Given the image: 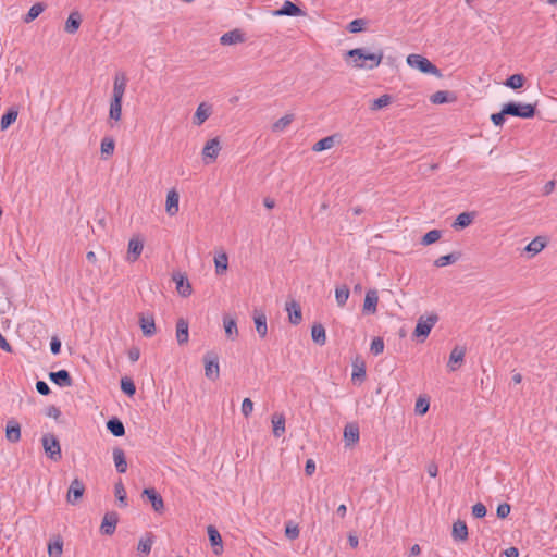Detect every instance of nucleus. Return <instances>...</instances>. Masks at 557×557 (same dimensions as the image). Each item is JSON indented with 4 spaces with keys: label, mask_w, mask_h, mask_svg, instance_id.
I'll list each match as a JSON object with an SVG mask.
<instances>
[{
    "label": "nucleus",
    "mask_w": 557,
    "mask_h": 557,
    "mask_svg": "<svg viewBox=\"0 0 557 557\" xmlns=\"http://www.w3.org/2000/svg\"><path fill=\"white\" fill-rule=\"evenodd\" d=\"M383 51L369 52L364 48H356L348 50L344 54L347 65L357 70H373L377 67L383 60Z\"/></svg>",
    "instance_id": "obj_1"
},
{
    "label": "nucleus",
    "mask_w": 557,
    "mask_h": 557,
    "mask_svg": "<svg viewBox=\"0 0 557 557\" xmlns=\"http://www.w3.org/2000/svg\"><path fill=\"white\" fill-rule=\"evenodd\" d=\"M127 85V77L124 72H119L114 76L112 99L109 109V123H117L122 117V100Z\"/></svg>",
    "instance_id": "obj_2"
},
{
    "label": "nucleus",
    "mask_w": 557,
    "mask_h": 557,
    "mask_svg": "<svg viewBox=\"0 0 557 557\" xmlns=\"http://www.w3.org/2000/svg\"><path fill=\"white\" fill-rule=\"evenodd\" d=\"M407 63L409 66L418 69L422 73L432 74L437 77L442 76L441 71L431 61L420 54H409L407 57Z\"/></svg>",
    "instance_id": "obj_3"
},
{
    "label": "nucleus",
    "mask_w": 557,
    "mask_h": 557,
    "mask_svg": "<svg viewBox=\"0 0 557 557\" xmlns=\"http://www.w3.org/2000/svg\"><path fill=\"white\" fill-rule=\"evenodd\" d=\"M535 104L508 102L504 104V113L522 119H531L535 115Z\"/></svg>",
    "instance_id": "obj_4"
},
{
    "label": "nucleus",
    "mask_w": 557,
    "mask_h": 557,
    "mask_svg": "<svg viewBox=\"0 0 557 557\" xmlns=\"http://www.w3.org/2000/svg\"><path fill=\"white\" fill-rule=\"evenodd\" d=\"M41 442L45 453L51 460L59 461L62 458L61 445L55 435L47 433Z\"/></svg>",
    "instance_id": "obj_5"
},
{
    "label": "nucleus",
    "mask_w": 557,
    "mask_h": 557,
    "mask_svg": "<svg viewBox=\"0 0 557 557\" xmlns=\"http://www.w3.org/2000/svg\"><path fill=\"white\" fill-rule=\"evenodd\" d=\"M438 321V315L436 313H431L429 315H421L418 319L416 329H414V336L422 337V341L425 339L431 330L434 327L436 322Z\"/></svg>",
    "instance_id": "obj_6"
},
{
    "label": "nucleus",
    "mask_w": 557,
    "mask_h": 557,
    "mask_svg": "<svg viewBox=\"0 0 557 557\" xmlns=\"http://www.w3.org/2000/svg\"><path fill=\"white\" fill-rule=\"evenodd\" d=\"M205 375L211 381H216L220 377L219 357L213 351H208L203 357Z\"/></svg>",
    "instance_id": "obj_7"
},
{
    "label": "nucleus",
    "mask_w": 557,
    "mask_h": 557,
    "mask_svg": "<svg viewBox=\"0 0 557 557\" xmlns=\"http://www.w3.org/2000/svg\"><path fill=\"white\" fill-rule=\"evenodd\" d=\"M144 250V239L139 235L133 236L127 246L126 260L129 263L136 262Z\"/></svg>",
    "instance_id": "obj_8"
},
{
    "label": "nucleus",
    "mask_w": 557,
    "mask_h": 557,
    "mask_svg": "<svg viewBox=\"0 0 557 557\" xmlns=\"http://www.w3.org/2000/svg\"><path fill=\"white\" fill-rule=\"evenodd\" d=\"M173 281L175 282L176 284V290L177 293L186 298V297H189L193 293V287H191V284L190 282L188 281L186 274L184 273H174L173 274Z\"/></svg>",
    "instance_id": "obj_9"
},
{
    "label": "nucleus",
    "mask_w": 557,
    "mask_h": 557,
    "mask_svg": "<svg viewBox=\"0 0 557 557\" xmlns=\"http://www.w3.org/2000/svg\"><path fill=\"white\" fill-rule=\"evenodd\" d=\"M84 492L85 486L83 482L78 479H74L69 487L66 500L74 505L83 497Z\"/></svg>",
    "instance_id": "obj_10"
},
{
    "label": "nucleus",
    "mask_w": 557,
    "mask_h": 557,
    "mask_svg": "<svg viewBox=\"0 0 557 557\" xmlns=\"http://www.w3.org/2000/svg\"><path fill=\"white\" fill-rule=\"evenodd\" d=\"M379 295L376 289L366 293L362 311L364 314H374L377 310Z\"/></svg>",
    "instance_id": "obj_11"
},
{
    "label": "nucleus",
    "mask_w": 557,
    "mask_h": 557,
    "mask_svg": "<svg viewBox=\"0 0 557 557\" xmlns=\"http://www.w3.org/2000/svg\"><path fill=\"white\" fill-rule=\"evenodd\" d=\"M212 114V107L207 102H201L194 114L193 123L196 126L202 125Z\"/></svg>",
    "instance_id": "obj_12"
},
{
    "label": "nucleus",
    "mask_w": 557,
    "mask_h": 557,
    "mask_svg": "<svg viewBox=\"0 0 557 557\" xmlns=\"http://www.w3.org/2000/svg\"><path fill=\"white\" fill-rule=\"evenodd\" d=\"M221 150V144L218 137L208 140L202 149L203 159H210L214 161Z\"/></svg>",
    "instance_id": "obj_13"
},
{
    "label": "nucleus",
    "mask_w": 557,
    "mask_h": 557,
    "mask_svg": "<svg viewBox=\"0 0 557 557\" xmlns=\"http://www.w3.org/2000/svg\"><path fill=\"white\" fill-rule=\"evenodd\" d=\"M178 201H180V195H178L177 190L174 188L170 189L168 191L166 201H165V212L170 216H174L175 214H177V212L180 210Z\"/></svg>",
    "instance_id": "obj_14"
},
{
    "label": "nucleus",
    "mask_w": 557,
    "mask_h": 557,
    "mask_svg": "<svg viewBox=\"0 0 557 557\" xmlns=\"http://www.w3.org/2000/svg\"><path fill=\"white\" fill-rule=\"evenodd\" d=\"M286 311L288 312V321L294 325L300 324L302 321L301 307L296 300L286 302Z\"/></svg>",
    "instance_id": "obj_15"
},
{
    "label": "nucleus",
    "mask_w": 557,
    "mask_h": 557,
    "mask_svg": "<svg viewBox=\"0 0 557 557\" xmlns=\"http://www.w3.org/2000/svg\"><path fill=\"white\" fill-rule=\"evenodd\" d=\"M139 325L146 337H151L156 334V322L152 314H141L139 317Z\"/></svg>",
    "instance_id": "obj_16"
},
{
    "label": "nucleus",
    "mask_w": 557,
    "mask_h": 557,
    "mask_svg": "<svg viewBox=\"0 0 557 557\" xmlns=\"http://www.w3.org/2000/svg\"><path fill=\"white\" fill-rule=\"evenodd\" d=\"M253 322L256 331L261 338H264L268 334L267 315L262 310H253Z\"/></svg>",
    "instance_id": "obj_17"
},
{
    "label": "nucleus",
    "mask_w": 557,
    "mask_h": 557,
    "mask_svg": "<svg viewBox=\"0 0 557 557\" xmlns=\"http://www.w3.org/2000/svg\"><path fill=\"white\" fill-rule=\"evenodd\" d=\"M143 495L147 496L150 500L151 506L156 512H163L164 510V502L160 494L157 493L154 488H145Z\"/></svg>",
    "instance_id": "obj_18"
},
{
    "label": "nucleus",
    "mask_w": 557,
    "mask_h": 557,
    "mask_svg": "<svg viewBox=\"0 0 557 557\" xmlns=\"http://www.w3.org/2000/svg\"><path fill=\"white\" fill-rule=\"evenodd\" d=\"M117 524V515L115 512H108L104 515L102 519V523L100 530L106 535H111L114 533Z\"/></svg>",
    "instance_id": "obj_19"
},
{
    "label": "nucleus",
    "mask_w": 557,
    "mask_h": 557,
    "mask_svg": "<svg viewBox=\"0 0 557 557\" xmlns=\"http://www.w3.org/2000/svg\"><path fill=\"white\" fill-rule=\"evenodd\" d=\"M304 12L301 11V9L299 7H297L295 3L286 0L282 8L274 11L273 12V15L274 16H283V15H286V16H299V15H302Z\"/></svg>",
    "instance_id": "obj_20"
},
{
    "label": "nucleus",
    "mask_w": 557,
    "mask_h": 557,
    "mask_svg": "<svg viewBox=\"0 0 557 557\" xmlns=\"http://www.w3.org/2000/svg\"><path fill=\"white\" fill-rule=\"evenodd\" d=\"M49 379L61 387H69L73 384L72 377L66 370H59L57 372H50Z\"/></svg>",
    "instance_id": "obj_21"
},
{
    "label": "nucleus",
    "mask_w": 557,
    "mask_h": 557,
    "mask_svg": "<svg viewBox=\"0 0 557 557\" xmlns=\"http://www.w3.org/2000/svg\"><path fill=\"white\" fill-rule=\"evenodd\" d=\"M188 322L184 318H180L176 322V341L178 345H185L188 343Z\"/></svg>",
    "instance_id": "obj_22"
},
{
    "label": "nucleus",
    "mask_w": 557,
    "mask_h": 557,
    "mask_svg": "<svg viewBox=\"0 0 557 557\" xmlns=\"http://www.w3.org/2000/svg\"><path fill=\"white\" fill-rule=\"evenodd\" d=\"M451 536L457 542H465L468 540V527L465 521L457 520L453 523Z\"/></svg>",
    "instance_id": "obj_23"
},
{
    "label": "nucleus",
    "mask_w": 557,
    "mask_h": 557,
    "mask_svg": "<svg viewBox=\"0 0 557 557\" xmlns=\"http://www.w3.org/2000/svg\"><path fill=\"white\" fill-rule=\"evenodd\" d=\"M222 45H236L245 41V36L239 29H233L223 34L220 38Z\"/></svg>",
    "instance_id": "obj_24"
},
{
    "label": "nucleus",
    "mask_w": 557,
    "mask_h": 557,
    "mask_svg": "<svg viewBox=\"0 0 557 557\" xmlns=\"http://www.w3.org/2000/svg\"><path fill=\"white\" fill-rule=\"evenodd\" d=\"M207 531H208L209 541H210L211 545L214 547L213 548L214 554L220 555L223 550V545H222V537H221L219 531L213 525H209Z\"/></svg>",
    "instance_id": "obj_25"
},
{
    "label": "nucleus",
    "mask_w": 557,
    "mask_h": 557,
    "mask_svg": "<svg viewBox=\"0 0 557 557\" xmlns=\"http://www.w3.org/2000/svg\"><path fill=\"white\" fill-rule=\"evenodd\" d=\"M113 461L119 473H125L127 470V462L124 450L120 447L113 448Z\"/></svg>",
    "instance_id": "obj_26"
},
{
    "label": "nucleus",
    "mask_w": 557,
    "mask_h": 557,
    "mask_svg": "<svg viewBox=\"0 0 557 557\" xmlns=\"http://www.w3.org/2000/svg\"><path fill=\"white\" fill-rule=\"evenodd\" d=\"M5 437L11 443H17L21 440V426L16 421L11 420L8 422Z\"/></svg>",
    "instance_id": "obj_27"
},
{
    "label": "nucleus",
    "mask_w": 557,
    "mask_h": 557,
    "mask_svg": "<svg viewBox=\"0 0 557 557\" xmlns=\"http://www.w3.org/2000/svg\"><path fill=\"white\" fill-rule=\"evenodd\" d=\"M344 440L347 445L356 444L359 441V426L355 423H349L344 429Z\"/></svg>",
    "instance_id": "obj_28"
},
{
    "label": "nucleus",
    "mask_w": 557,
    "mask_h": 557,
    "mask_svg": "<svg viewBox=\"0 0 557 557\" xmlns=\"http://www.w3.org/2000/svg\"><path fill=\"white\" fill-rule=\"evenodd\" d=\"M63 553V540L60 535L54 536L48 544L49 557H61Z\"/></svg>",
    "instance_id": "obj_29"
},
{
    "label": "nucleus",
    "mask_w": 557,
    "mask_h": 557,
    "mask_svg": "<svg viewBox=\"0 0 557 557\" xmlns=\"http://www.w3.org/2000/svg\"><path fill=\"white\" fill-rule=\"evenodd\" d=\"M81 23H82L81 14L76 11L72 12L65 22L64 29L69 34H75L77 32V29L79 28Z\"/></svg>",
    "instance_id": "obj_30"
},
{
    "label": "nucleus",
    "mask_w": 557,
    "mask_h": 557,
    "mask_svg": "<svg viewBox=\"0 0 557 557\" xmlns=\"http://www.w3.org/2000/svg\"><path fill=\"white\" fill-rule=\"evenodd\" d=\"M474 212H462L460 213L455 222L453 223V227L455 230L468 227L474 220Z\"/></svg>",
    "instance_id": "obj_31"
},
{
    "label": "nucleus",
    "mask_w": 557,
    "mask_h": 557,
    "mask_svg": "<svg viewBox=\"0 0 557 557\" xmlns=\"http://www.w3.org/2000/svg\"><path fill=\"white\" fill-rule=\"evenodd\" d=\"M466 355V350L462 347H455L449 355L448 368L450 371H456L454 363H462Z\"/></svg>",
    "instance_id": "obj_32"
},
{
    "label": "nucleus",
    "mask_w": 557,
    "mask_h": 557,
    "mask_svg": "<svg viewBox=\"0 0 557 557\" xmlns=\"http://www.w3.org/2000/svg\"><path fill=\"white\" fill-rule=\"evenodd\" d=\"M311 337L312 341L318 345H324L326 343V333L325 329L322 324L317 323L311 327Z\"/></svg>",
    "instance_id": "obj_33"
},
{
    "label": "nucleus",
    "mask_w": 557,
    "mask_h": 557,
    "mask_svg": "<svg viewBox=\"0 0 557 557\" xmlns=\"http://www.w3.org/2000/svg\"><path fill=\"white\" fill-rule=\"evenodd\" d=\"M215 273L223 275L228 268V257L225 252L219 253L214 257Z\"/></svg>",
    "instance_id": "obj_34"
},
{
    "label": "nucleus",
    "mask_w": 557,
    "mask_h": 557,
    "mask_svg": "<svg viewBox=\"0 0 557 557\" xmlns=\"http://www.w3.org/2000/svg\"><path fill=\"white\" fill-rule=\"evenodd\" d=\"M273 434L281 437L285 432V417L283 414H273L272 417Z\"/></svg>",
    "instance_id": "obj_35"
},
{
    "label": "nucleus",
    "mask_w": 557,
    "mask_h": 557,
    "mask_svg": "<svg viewBox=\"0 0 557 557\" xmlns=\"http://www.w3.org/2000/svg\"><path fill=\"white\" fill-rule=\"evenodd\" d=\"M107 428L116 437L123 436L125 434V428L117 418L110 419L107 422Z\"/></svg>",
    "instance_id": "obj_36"
},
{
    "label": "nucleus",
    "mask_w": 557,
    "mask_h": 557,
    "mask_svg": "<svg viewBox=\"0 0 557 557\" xmlns=\"http://www.w3.org/2000/svg\"><path fill=\"white\" fill-rule=\"evenodd\" d=\"M224 330L225 334L230 339H235L238 336V329L236 321L231 318H224L223 319Z\"/></svg>",
    "instance_id": "obj_37"
},
{
    "label": "nucleus",
    "mask_w": 557,
    "mask_h": 557,
    "mask_svg": "<svg viewBox=\"0 0 557 557\" xmlns=\"http://www.w3.org/2000/svg\"><path fill=\"white\" fill-rule=\"evenodd\" d=\"M350 292L346 285L335 288V299L338 307H344L349 298Z\"/></svg>",
    "instance_id": "obj_38"
},
{
    "label": "nucleus",
    "mask_w": 557,
    "mask_h": 557,
    "mask_svg": "<svg viewBox=\"0 0 557 557\" xmlns=\"http://www.w3.org/2000/svg\"><path fill=\"white\" fill-rule=\"evenodd\" d=\"M335 145V136H326L322 139H320L319 141H317L313 146H312V150L314 152H320V151H323V150H327V149H331L333 146Z\"/></svg>",
    "instance_id": "obj_39"
},
{
    "label": "nucleus",
    "mask_w": 557,
    "mask_h": 557,
    "mask_svg": "<svg viewBox=\"0 0 557 557\" xmlns=\"http://www.w3.org/2000/svg\"><path fill=\"white\" fill-rule=\"evenodd\" d=\"M351 379L354 382L359 381V383H362L364 381V379H366L364 362H360V363L355 362L354 363Z\"/></svg>",
    "instance_id": "obj_40"
},
{
    "label": "nucleus",
    "mask_w": 557,
    "mask_h": 557,
    "mask_svg": "<svg viewBox=\"0 0 557 557\" xmlns=\"http://www.w3.org/2000/svg\"><path fill=\"white\" fill-rule=\"evenodd\" d=\"M294 121V115L293 114H286L284 116H282L281 119H278L273 125H272V131L273 132H282L284 131L287 126H289V124Z\"/></svg>",
    "instance_id": "obj_41"
},
{
    "label": "nucleus",
    "mask_w": 557,
    "mask_h": 557,
    "mask_svg": "<svg viewBox=\"0 0 557 557\" xmlns=\"http://www.w3.org/2000/svg\"><path fill=\"white\" fill-rule=\"evenodd\" d=\"M44 10H45V4H42L40 2L35 3L34 5L30 7L28 13L24 17V22L25 23H30L36 17H38L39 14H41L44 12Z\"/></svg>",
    "instance_id": "obj_42"
},
{
    "label": "nucleus",
    "mask_w": 557,
    "mask_h": 557,
    "mask_svg": "<svg viewBox=\"0 0 557 557\" xmlns=\"http://www.w3.org/2000/svg\"><path fill=\"white\" fill-rule=\"evenodd\" d=\"M525 78L522 74H513L509 76L505 83V85L512 89H518L523 86Z\"/></svg>",
    "instance_id": "obj_43"
},
{
    "label": "nucleus",
    "mask_w": 557,
    "mask_h": 557,
    "mask_svg": "<svg viewBox=\"0 0 557 557\" xmlns=\"http://www.w3.org/2000/svg\"><path fill=\"white\" fill-rule=\"evenodd\" d=\"M391 102H392V97L389 95L385 94V95H382L381 97H379L377 99H374L370 106V109L372 111H376V110L387 107L388 104H391Z\"/></svg>",
    "instance_id": "obj_44"
},
{
    "label": "nucleus",
    "mask_w": 557,
    "mask_h": 557,
    "mask_svg": "<svg viewBox=\"0 0 557 557\" xmlns=\"http://www.w3.org/2000/svg\"><path fill=\"white\" fill-rule=\"evenodd\" d=\"M458 259H459V256L455 255V253H449V255L441 256L440 258H437L434 261V265L437 267V268H443V267H446L448 264L455 263Z\"/></svg>",
    "instance_id": "obj_45"
},
{
    "label": "nucleus",
    "mask_w": 557,
    "mask_h": 557,
    "mask_svg": "<svg viewBox=\"0 0 557 557\" xmlns=\"http://www.w3.org/2000/svg\"><path fill=\"white\" fill-rule=\"evenodd\" d=\"M442 236V232L438 230L429 231L421 239V244L424 246H429L431 244L436 243Z\"/></svg>",
    "instance_id": "obj_46"
},
{
    "label": "nucleus",
    "mask_w": 557,
    "mask_h": 557,
    "mask_svg": "<svg viewBox=\"0 0 557 557\" xmlns=\"http://www.w3.org/2000/svg\"><path fill=\"white\" fill-rule=\"evenodd\" d=\"M115 143L111 137H104L101 141V153L103 156H112L114 152Z\"/></svg>",
    "instance_id": "obj_47"
},
{
    "label": "nucleus",
    "mask_w": 557,
    "mask_h": 557,
    "mask_svg": "<svg viewBox=\"0 0 557 557\" xmlns=\"http://www.w3.org/2000/svg\"><path fill=\"white\" fill-rule=\"evenodd\" d=\"M114 494H115V497L117 498V500L120 502L121 506L127 505L126 491H125V487L121 480L119 482H116L114 485Z\"/></svg>",
    "instance_id": "obj_48"
},
{
    "label": "nucleus",
    "mask_w": 557,
    "mask_h": 557,
    "mask_svg": "<svg viewBox=\"0 0 557 557\" xmlns=\"http://www.w3.org/2000/svg\"><path fill=\"white\" fill-rule=\"evenodd\" d=\"M17 119V112L14 110L8 111L5 114L1 117V128L5 129L8 128L12 123H14Z\"/></svg>",
    "instance_id": "obj_49"
},
{
    "label": "nucleus",
    "mask_w": 557,
    "mask_h": 557,
    "mask_svg": "<svg viewBox=\"0 0 557 557\" xmlns=\"http://www.w3.org/2000/svg\"><path fill=\"white\" fill-rule=\"evenodd\" d=\"M430 403L426 398L419 397L416 401L414 411L419 416H423L428 412Z\"/></svg>",
    "instance_id": "obj_50"
},
{
    "label": "nucleus",
    "mask_w": 557,
    "mask_h": 557,
    "mask_svg": "<svg viewBox=\"0 0 557 557\" xmlns=\"http://www.w3.org/2000/svg\"><path fill=\"white\" fill-rule=\"evenodd\" d=\"M544 247H545V244L540 238H535L527 245L525 250L528 252H532L533 255H536L540 251H542L544 249Z\"/></svg>",
    "instance_id": "obj_51"
},
{
    "label": "nucleus",
    "mask_w": 557,
    "mask_h": 557,
    "mask_svg": "<svg viewBox=\"0 0 557 557\" xmlns=\"http://www.w3.org/2000/svg\"><path fill=\"white\" fill-rule=\"evenodd\" d=\"M121 389L128 396H133L136 392L134 382L128 377L121 380Z\"/></svg>",
    "instance_id": "obj_52"
},
{
    "label": "nucleus",
    "mask_w": 557,
    "mask_h": 557,
    "mask_svg": "<svg viewBox=\"0 0 557 557\" xmlns=\"http://www.w3.org/2000/svg\"><path fill=\"white\" fill-rule=\"evenodd\" d=\"M370 350L373 355L377 356L383 352L384 350V342L381 337H375L372 343Z\"/></svg>",
    "instance_id": "obj_53"
},
{
    "label": "nucleus",
    "mask_w": 557,
    "mask_h": 557,
    "mask_svg": "<svg viewBox=\"0 0 557 557\" xmlns=\"http://www.w3.org/2000/svg\"><path fill=\"white\" fill-rule=\"evenodd\" d=\"M447 96H448L447 91L440 90V91L434 92L431 96V101H432V103H435V104H442V103L447 102Z\"/></svg>",
    "instance_id": "obj_54"
},
{
    "label": "nucleus",
    "mask_w": 557,
    "mask_h": 557,
    "mask_svg": "<svg viewBox=\"0 0 557 557\" xmlns=\"http://www.w3.org/2000/svg\"><path fill=\"white\" fill-rule=\"evenodd\" d=\"M366 25V21L362 20V18H357V20H354L349 23L348 25V30L350 33H359L363 29Z\"/></svg>",
    "instance_id": "obj_55"
},
{
    "label": "nucleus",
    "mask_w": 557,
    "mask_h": 557,
    "mask_svg": "<svg viewBox=\"0 0 557 557\" xmlns=\"http://www.w3.org/2000/svg\"><path fill=\"white\" fill-rule=\"evenodd\" d=\"M253 410V403L250 398H245L242 403V413L245 418H248Z\"/></svg>",
    "instance_id": "obj_56"
},
{
    "label": "nucleus",
    "mask_w": 557,
    "mask_h": 557,
    "mask_svg": "<svg viewBox=\"0 0 557 557\" xmlns=\"http://www.w3.org/2000/svg\"><path fill=\"white\" fill-rule=\"evenodd\" d=\"M151 546H152L151 539H141L138 543L137 549H138V552L147 555L150 553Z\"/></svg>",
    "instance_id": "obj_57"
},
{
    "label": "nucleus",
    "mask_w": 557,
    "mask_h": 557,
    "mask_svg": "<svg viewBox=\"0 0 557 557\" xmlns=\"http://www.w3.org/2000/svg\"><path fill=\"white\" fill-rule=\"evenodd\" d=\"M510 505L507 504V503H503V504H499L498 507H497V517L500 518V519H505L509 516L510 513Z\"/></svg>",
    "instance_id": "obj_58"
},
{
    "label": "nucleus",
    "mask_w": 557,
    "mask_h": 557,
    "mask_svg": "<svg viewBox=\"0 0 557 557\" xmlns=\"http://www.w3.org/2000/svg\"><path fill=\"white\" fill-rule=\"evenodd\" d=\"M505 115H508V113H504L503 108L500 112L492 114L491 120L495 126H503L505 123Z\"/></svg>",
    "instance_id": "obj_59"
},
{
    "label": "nucleus",
    "mask_w": 557,
    "mask_h": 557,
    "mask_svg": "<svg viewBox=\"0 0 557 557\" xmlns=\"http://www.w3.org/2000/svg\"><path fill=\"white\" fill-rule=\"evenodd\" d=\"M472 515L475 518H483L486 516V507L482 503H476L472 507Z\"/></svg>",
    "instance_id": "obj_60"
},
{
    "label": "nucleus",
    "mask_w": 557,
    "mask_h": 557,
    "mask_svg": "<svg viewBox=\"0 0 557 557\" xmlns=\"http://www.w3.org/2000/svg\"><path fill=\"white\" fill-rule=\"evenodd\" d=\"M285 534L288 539L295 540L299 536V529L297 525H286Z\"/></svg>",
    "instance_id": "obj_61"
},
{
    "label": "nucleus",
    "mask_w": 557,
    "mask_h": 557,
    "mask_svg": "<svg viewBox=\"0 0 557 557\" xmlns=\"http://www.w3.org/2000/svg\"><path fill=\"white\" fill-rule=\"evenodd\" d=\"M50 349L53 355H58L61 350V342L57 336H53L50 342Z\"/></svg>",
    "instance_id": "obj_62"
},
{
    "label": "nucleus",
    "mask_w": 557,
    "mask_h": 557,
    "mask_svg": "<svg viewBox=\"0 0 557 557\" xmlns=\"http://www.w3.org/2000/svg\"><path fill=\"white\" fill-rule=\"evenodd\" d=\"M36 389L39 394L46 396L50 393V388L48 386V384L44 381H38L36 383Z\"/></svg>",
    "instance_id": "obj_63"
},
{
    "label": "nucleus",
    "mask_w": 557,
    "mask_h": 557,
    "mask_svg": "<svg viewBox=\"0 0 557 557\" xmlns=\"http://www.w3.org/2000/svg\"><path fill=\"white\" fill-rule=\"evenodd\" d=\"M128 359L132 362H136L140 357V350L138 347H132L127 352Z\"/></svg>",
    "instance_id": "obj_64"
}]
</instances>
